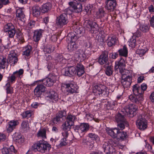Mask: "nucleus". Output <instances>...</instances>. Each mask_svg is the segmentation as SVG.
Masks as SVG:
<instances>
[{"instance_id":"obj_15","label":"nucleus","mask_w":154,"mask_h":154,"mask_svg":"<svg viewBox=\"0 0 154 154\" xmlns=\"http://www.w3.org/2000/svg\"><path fill=\"white\" fill-rule=\"evenodd\" d=\"M24 9L23 8L18 7L16 10V16L17 19L24 22L25 20V15L24 13Z\"/></svg>"},{"instance_id":"obj_54","label":"nucleus","mask_w":154,"mask_h":154,"mask_svg":"<svg viewBox=\"0 0 154 154\" xmlns=\"http://www.w3.org/2000/svg\"><path fill=\"white\" fill-rule=\"evenodd\" d=\"M17 37L19 40V42L20 43H23L24 42L23 34L21 32L17 33Z\"/></svg>"},{"instance_id":"obj_27","label":"nucleus","mask_w":154,"mask_h":154,"mask_svg":"<svg viewBox=\"0 0 154 154\" xmlns=\"http://www.w3.org/2000/svg\"><path fill=\"white\" fill-rule=\"evenodd\" d=\"M132 79L127 78H122L121 82L122 85L124 88H128L130 86L131 83Z\"/></svg>"},{"instance_id":"obj_8","label":"nucleus","mask_w":154,"mask_h":154,"mask_svg":"<svg viewBox=\"0 0 154 154\" xmlns=\"http://www.w3.org/2000/svg\"><path fill=\"white\" fill-rule=\"evenodd\" d=\"M93 92L101 96H105L107 94L106 87L102 85H95L93 88Z\"/></svg>"},{"instance_id":"obj_57","label":"nucleus","mask_w":154,"mask_h":154,"mask_svg":"<svg viewBox=\"0 0 154 154\" xmlns=\"http://www.w3.org/2000/svg\"><path fill=\"white\" fill-rule=\"evenodd\" d=\"M146 52V51L144 49H137L136 51V54L139 55L140 57L143 56Z\"/></svg>"},{"instance_id":"obj_29","label":"nucleus","mask_w":154,"mask_h":154,"mask_svg":"<svg viewBox=\"0 0 154 154\" xmlns=\"http://www.w3.org/2000/svg\"><path fill=\"white\" fill-rule=\"evenodd\" d=\"M42 32L41 30H37L34 32L33 39L35 42L38 41L42 37Z\"/></svg>"},{"instance_id":"obj_4","label":"nucleus","mask_w":154,"mask_h":154,"mask_svg":"<svg viewBox=\"0 0 154 154\" xmlns=\"http://www.w3.org/2000/svg\"><path fill=\"white\" fill-rule=\"evenodd\" d=\"M57 76L53 74H49L48 77L42 79L37 80L34 82V84L39 82H43V85L47 87L53 86L57 81Z\"/></svg>"},{"instance_id":"obj_50","label":"nucleus","mask_w":154,"mask_h":154,"mask_svg":"<svg viewBox=\"0 0 154 154\" xmlns=\"http://www.w3.org/2000/svg\"><path fill=\"white\" fill-rule=\"evenodd\" d=\"M71 126L69 122H68L66 121L62 125L63 132L64 131H66L68 133L67 130L69 129L70 128Z\"/></svg>"},{"instance_id":"obj_6","label":"nucleus","mask_w":154,"mask_h":154,"mask_svg":"<svg viewBox=\"0 0 154 154\" xmlns=\"http://www.w3.org/2000/svg\"><path fill=\"white\" fill-rule=\"evenodd\" d=\"M65 88L66 91L68 94H73L77 93V91L79 87L75 83H70L68 84L62 83L61 85V88Z\"/></svg>"},{"instance_id":"obj_61","label":"nucleus","mask_w":154,"mask_h":154,"mask_svg":"<svg viewBox=\"0 0 154 154\" xmlns=\"http://www.w3.org/2000/svg\"><path fill=\"white\" fill-rule=\"evenodd\" d=\"M9 3V0H0V9L4 5H6Z\"/></svg>"},{"instance_id":"obj_56","label":"nucleus","mask_w":154,"mask_h":154,"mask_svg":"<svg viewBox=\"0 0 154 154\" xmlns=\"http://www.w3.org/2000/svg\"><path fill=\"white\" fill-rule=\"evenodd\" d=\"M35 21H31L27 24L26 26V29H29L35 27Z\"/></svg>"},{"instance_id":"obj_45","label":"nucleus","mask_w":154,"mask_h":154,"mask_svg":"<svg viewBox=\"0 0 154 154\" xmlns=\"http://www.w3.org/2000/svg\"><path fill=\"white\" fill-rule=\"evenodd\" d=\"M150 26L144 24H142L140 26V30L144 32H146L148 31Z\"/></svg>"},{"instance_id":"obj_9","label":"nucleus","mask_w":154,"mask_h":154,"mask_svg":"<svg viewBox=\"0 0 154 154\" xmlns=\"http://www.w3.org/2000/svg\"><path fill=\"white\" fill-rule=\"evenodd\" d=\"M46 90V88L42 84H38L34 90V94L36 97H40Z\"/></svg>"},{"instance_id":"obj_26","label":"nucleus","mask_w":154,"mask_h":154,"mask_svg":"<svg viewBox=\"0 0 154 154\" xmlns=\"http://www.w3.org/2000/svg\"><path fill=\"white\" fill-rule=\"evenodd\" d=\"M137 109V106L134 104H131L129 106L128 108L127 109L125 110V115H128L129 114H133Z\"/></svg>"},{"instance_id":"obj_33","label":"nucleus","mask_w":154,"mask_h":154,"mask_svg":"<svg viewBox=\"0 0 154 154\" xmlns=\"http://www.w3.org/2000/svg\"><path fill=\"white\" fill-rule=\"evenodd\" d=\"M125 60L123 59H121L119 61L116 62L115 66V69L116 70L118 69H120L122 67L125 66Z\"/></svg>"},{"instance_id":"obj_19","label":"nucleus","mask_w":154,"mask_h":154,"mask_svg":"<svg viewBox=\"0 0 154 154\" xmlns=\"http://www.w3.org/2000/svg\"><path fill=\"white\" fill-rule=\"evenodd\" d=\"M68 23L67 15L65 13L61 14L58 17V23L59 25L63 26Z\"/></svg>"},{"instance_id":"obj_18","label":"nucleus","mask_w":154,"mask_h":154,"mask_svg":"<svg viewBox=\"0 0 154 154\" xmlns=\"http://www.w3.org/2000/svg\"><path fill=\"white\" fill-rule=\"evenodd\" d=\"M1 151L2 154H13V153H16L17 152V150L15 149L13 145L11 146L9 148L4 147Z\"/></svg>"},{"instance_id":"obj_13","label":"nucleus","mask_w":154,"mask_h":154,"mask_svg":"<svg viewBox=\"0 0 154 154\" xmlns=\"http://www.w3.org/2000/svg\"><path fill=\"white\" fill-rule=\"evenodd\" d=\"M108 52L107 51L103 52L98 59V62L101 65H108L109 63Z\"/></svg>"},{"instance_id":"obj_16","label":"nucleus","mask_w":154,"mask_h":154,"mask_svg":"<svg viewBox=\"0 0 154 154\" xmlns=\"http://www.w3.org/2000/svg\"><path fill=\"white\" fill-rule=\"evenodd\" d=\"M57 93L52 90L47 91L44 94L45 98L48 100H55L57 97Z\"/></svg>"},{"instance_id":"obj_25","label":"nucleus","mask_w":154,"mask_h":154,"mask_svg":"<svg viewBox=\"0 0 154 154\" xmlns=\"http://www.w3.org/2000/svg\"><path fill=\"white\" fill-rule=\"evenodd\" d=\"M75 56L77 57L76 58L77 61L79 62L85 60L86 57L84 52L82 50L79 51L78 52H77Z\"/></svg>"},{"instance_id":"obj_46","label":"nucleus","mask_w":154,"mask_h":154,"mask_svg":"<svg viewBox=\"0 0 154 154\" xmlns=\"http://www.w3.org/2000/svg\"><path fill=\"white\" fill-rule=\"evenodd\" d=\"M54 50V47L53 46L48 45L44 48V51L46 53H50L53 52Z\"/></svg>"},{"instance_id":"obj_36","label":"nucleus","mask_w":154,"mask_h":154,"mask_svg":"<svg viewBox=\"0 0 154 154\" xmlns=\"http://www.w3.org/2000/svg\"><path fill=\"white\" fill-rule=\"evenodd\" d=\"M127 137V134L126 132L124 131L121 132L119 130L116 137L119 140H122L126 139Z\"/></svg>"},{"instance_id":"obj_39","label":"nucleus","mask_w":154,"mask_h":154,"mask_svg":"<svg viewBox=\"0 0 154 154\" xmlns=\"http://www.w3.org/2000/svg\"><path fill=\"white\" fill-rule=\"evenodd\" d=\"M128 43L129 46L131 47L132 48H135L137 44L135 37L132 36L129 40Z\"/></svg>"},{"instance_id":"obj_5","label":"nucleus","mask_w":154,"mask_h":154,"mask_svg":"<svg viewBox=\"0 0 154 154\" xmlns=\"http://www.w3.org/2000/svg\"><path fill=\"white\" fill-rule=\"evenodd\" d=\"M122 115L121 113H119L115 116V120L117 122L118 126L120 129L122 130L125 128V126L128 127V123L126 120L124 116L126 115Z\"/></svg>"},{"instance_id":"obj_43","label":"nucleus","mask_w":154,"mask_h":154,"mask_svg":"<svg viewBox=\"0 0 154 154\" xmlns=\"http://www.w3.org/2000/svg\"><path fill=\"white\" fill-rule=\"evenodd\" d=\"M77 48L75 42H70L67 46V49L70 51H72Z\"/></svg>"},{"instance_id":"obj_12","label":"nucleus","mask_w":154,"mask_h":154,"mask_svg":"<svg viewBox=\"0 0 154 154\" xmlns=\"http://www.w3.org/2000/svg\"><path fill=\"white\" fill-rule=\"evenodd\" d=\"M19 124V122L17 120H12L8 122L6 126L7 131L8 133L12 132Z\"/></svg>"},{"instance_id":"obj_21","label":"nucleus","mask_w":154,"mask_h":154,"mask_svg":"<svg viewBox=\"0 0 154 154\" xmlns=\"http://www.w3.org/2000/svg\"><path fill=\"white\" fill-rule=\"evenodd\" d=\"M62 134L63 138L61 139L59 145L60 147L64 146L67 144V143L66 141L67 140L66 139L69 135L68 133L65 131L62 132Z\"/></svg>"},{"instance_id":"obj_62","label":"nucleus","mask_w":154,"mask_h":154,"mask_svg":"<svg viewBox=\"0 0 154 154\" xmlns=\"http://www.w3.org/2000/svg\"><path fill=\"white\" fill-rule=\"evenodd\" d=\"M70 71V74L72 76L75 74V67L74 66H70L68 67Z\"/></svg>"},{"instance_id":"obj_40","label":"nucleus","mask_w":154,"mask_h":154,"mask_svg":"<svg viewBox=\"0 0 154 154\" xmlns=\"http://www.w3.org/2000/svg\"><path fill=\"white\" fill-rule=\"evenodd\" d=\"M31 51V46L30 45H27L24 48V50L23 51V55L28 57L29 56Z\"/></svg>"},{"instance_id":"obj_20","label":"nucleus","mask_w":154,"mask_h":154,"mask_svg":"<svg viewBox=\"0 0 154 154\" xmlns=\"http://www.w3.org/2000/svg\"><path fill=\"white\" fill-rule=\"evenodd\" d=\"M119 129L117 128H107L106 131L107 133L113 138H116L119 131Z\"/></svg>"},{"instance_id":"obj_24","label":"nucleus","mask_w":154,"mask_h":154,"mask_svg":"<svg viewBox=\"0 0 154 154\" xmlns=\"http://www.w3.org/2000/svg\"><path fill=\"white\" fill-rule=\"evenodd\" d=\"M119 54L121 56H123L125 57H128V51L127 47L125 45H124L118 50Z\"/></svg>"},{"instance_id":"obj_31","label":"nucleus","mask_w":154,"mask_h":154,"mask_svg":"<svg viewBox=\"0 0 154 154\" xmlns=\"http://www.w3.org/2000/svg\"><path fill=\"white\" fill-rule=\"evenodd\" d=\"M8 65L6 58L3 56H0V69H4Z\"/></svg>"},{"instance_id":"obj_11","label":"nucleus","mask_w":154,"mask_h":154,"mask_svg":"<svg viewBox=\"0 0 154 154\" xmlns=\"http://www.w3.org/2000/svg\"><path fill=\"white\" fill-rule=\"evenodd\" d=\"M136 124L137 128L141 131H144L147 127V124L146 120L142 118L141 116L139 117L136 122Z\"/></svg>"},{"instance_id":"obj_32","label":"nucleus","mask_w":154,"mask_h":154,"mask_svg":"<svg viewBox=\"0 0 154 154\" xmlns=\"http://www.w3.org/2000/svg\"><path fill=\"white\" fill-rule=\"evenodd\" d=\"M132 72L131 70H128L125 69L123 71L122 78H130L132 79Z\"/></svg>"},{"instance_id":"obj_35","label":"nucleus","mask_w":154,"mask_h":154,"mask_svg":"<svg viewBox=\"0 0 154 154\" xmlns=\"http://www.w3.org/2000/svg\"><path fill=\"white\" fill-rule=\"evenodd\" d=\"M24 72L23 69H21L18 70H17L14 72L12 73L14 74V76L16 79H21L23 76V75Z\"/></svg>"},{"instance_id":"obj_49","label":"nucleus","mask_w":154,"mask_h":154,"mask_svg":"<svg viewBox=\"0 0 154 154\" xmlns=\"http://www.w3.org/2000/svg\"><path fill=\"white\" fill-rule=\"evenodd\" d=\"M37 136L38 137H42L43 139L46 138V131L45 129L40 130L37 134Z\"/></svg>"},{"instance_id":"obj_42","label":"nucleus","mask_w":154,"mask_h":154,"mask_svg":"<svg viewBox=\"0 0 154 154\" xmlns=\"http://www.w3.org/2000/svg\"><path fill=\"white\" fill-rule=\"evenodd\" d=\"M4 87L7 94H12L13 93V88L12 87H10V85L9 83H6Z\"/></svg>"},{"instance_id":"obj_28","label":"nucleus","mask_w":154,"mask_h":154,"mask_svg":"<svg viewBox=\"0 0 154 154\" xmlns=\"http://www.w3.org/2000/svg\"><path fill=\"white\" fill-rule=\"evenodd\" d=\"M21 129L24 132H27L30 130L29 124L27 120L23 121L21 124Z\"/></svg>"},{"instance_id":"obj_10","label":"nucleus","mask_w":154,"mask_h":154,"mask_svg":"<svg viewBox=\"0 0 154 154\" xmlns=\"http://www.w3.org/2000/svg\"><path fill=\"white\" fill-rule=\"evenodd\" d=\"M89 128V125L88 123H83L80 125L77 126L75 130L80 134H82L83 135L87 131Z\"/></svg>"},{"instance_id":"obj_58","label":"nucleus","mask_w":154,"mask_h":154,"mask_svg":"<svg viewBox=\"0 0 154 154\" xmlns=\"http://www.w3.org/2000/svg\"><path fill=\"white\" fill-rule=\"evenodd\" d=\"M110 146H111L109 144L108 142H105L104 143L103 147L104 149L105 152H106V151H107L110 148Z\"/></svg>"},{"instance_id":"obj_64","label":"nucleus","mask_w":154,"mask_h":154,"mask_svg":"<svg viewBox=\"0 0 154 154\" xmlns=\"http://www.w3.org/2000/svg\"><path fill=\"white\" fill-rule=\"evenodd\" d=\"M94 44L93 42L91 41H90L87 44L86 47L92 48L94 47Z\"/></svg>"},{"instance_id":"obj_14","label":"nucleus","mask_w":154,"mask_h":154,"mask_svg":"<svg viewBox=\"0 0 154 154\" xmlns=\"http://www.w3.org/2000/svg\"><path fill=\"white\" fill-rule=\"evenodd\" d=\"M106 8L109 12L113 11L116 8L117 5L116 0H106Z\"/></svg>"},{"instance_id":"obj_7","label":"nucleus","mask_w":154,"mask_h":154,"mask_svg":"<svg viewBox=\"0 0 154 154\" xmlns=\"http://www.w3.org/2000/svg\"><path fill=\"white\" fill-rule=\"evenodd\" d=\"M3 30L5 32H8V36L10 38L13 37L16 33L14 26L11 23H8L5 25Z\"/></svg>"},{"instance_id":"obj_59","label":"nucleus","mask_w":154,"mask_h":154,"mask_svg":"<svg viewBox=\"0 0 154 154\" xmlns=\"http://www.w3.org/2000/svg\"><path fill=\"white\" fill-rule=\"evenodd\" d=\"M59 121H62L65 119V115H63V112L62 111H59L58 112V119ZM59 120H58V121Z\"/></svg>"},{"instance_id":"obj_48","label":"nucleus","mask_w":154,"mask_h":154,"mask_svg":"<svg viewBox=\"0 0 154 154\" xmlns=\"http://www.w3.org/2000/svg\"><path fill=\"white\" fill-rule=\"evenodd\" d=\"M61 73L64 75L65 76H68L70 77L72 76V75L70 74V71L68 67L62 69L61 70Z\"/></svg>"},{"instance_id":"obj_30","label":"nucleus","mask_w":154,"mask_h":154,"mask_svg":"<svg viewBox=\"0 0 154 154\" xmlns=\"http://www.w3.org/2000/svg\"><path fill=\"white\" fill-rule=\"evenodd\" d=\"M40 10L41 8L38 6H34L32 8V15L36 17H38L39 16L41 13Z\"/></svg>"},{"instance_id":"obj_52","label":"nucleus","mask_w":154,"mask_h":154,"mask_svg":"<svg viewBox=\"0 0 154 154\" xmlns=\"http://www.w3.org/2000/svg\"><path fill=\"white\" fill-rule=\"evenodd\" d=\"M113 66H108L105 70L106 74L109 76L112 75L113 73Z\"/></svg>"},{"instance_id":"obj_3","label":"nucleus","mask_w":154,"mask_h":154,"mask_svg":"<svg viewBox=\"0 0 154 154\" xmlns=\"http://www.w3.org/2000/svg\"><path fill=\"white\" fill-rule=\"evenodd\" d=\"M70 6L67 9V11L69 14L72 12L79 13L82 11V5L78 2L76 0H74L69 3Z\"/></svg>"},{"instance_id":"obj_47","label":"nucleus","mask_w":154,"mask_h":154,"mask_svg":"<svg viewBox=\"0 0 154 154\" xmlns=\"http://www.w3.org/2000/svg\"><path fill=\"white\" fill-rule=\"evenodd\" d=\"M8 59L9 60L11 66H14L18 61V59L17 57H8Z\"/></svg>"},{"instance_id":"obj_22","label":"nucleus","mask_w":154,"mask_h":154,"mask_svg":"<svg viewBox=\"0 0 154 154\" xmlns=\"http://www.w3.org/2000/svg\"><path fill=\"white\" fill-rule=\"evenodd\" d=\"M116 41V39L115 35H110L108 36L106 40L107 45L109 47L114 45Z\"/></svg>"},{"instance_id":"obj_34","label":"nucleus","mask_w":154,"mask_h":154,"mask_svg":"<svg viewBox=\"0 0 154 154\" xmlns=\"http://www.w3.org/2000/svg\"><path fill=\"white\" fill-rule=\"evenodd\" d=\"M13 138L16 142H18L19 144L23 143L24 140L21 135L19 134L15 133L13 136Z\"/></svg>"},{"instance_id":"obj_60","label":"nucleus","mask_w":154,"mask_h":154,"mask_svg":"<svg viewBox=\"0 0 154 154\" xmlns=\"http://www.w3.org/2000/svg\"><path fill=\"white\" fill-rule=\"evenodd\" d=\"M106 154H116L117 152H116V149L111 146L109 149L106 151Z\"/></svg>"},{"instance_id":"obj_1","label":"nucleus","mask_w":154,"mask_h":154,"mask_svg":"<svg viewBox=\"0 0 154 154\" xmlns=\"http://www.w3.org/2000/svg\"><path fill=\"white\" fill-rule=\"evenodd\" d=\"M51 148V145L47 142L44 140H40L34 143L31 148L34 151H38L42 153H44L48 151Z\"/></svg>"},{"instance_id":"obj_23","label":"nucleus","mask_w":154,"mask_h":154,"mask_svg":"<svg viewBox=\"0 0 154 154\" xmlns=\"http://www.w3.org/2000/svg\"><path fill=\"white\" fill-rule=\"evenodd\" d=\"M52 7V5L50 3H46L43 4L41 7V11L43 13H46L50 11Z\"/></svg>"},{"instance_id":"obj_17","label":"nucleus","mask_w":154,"mask_h":154,"mask_svg":"<svg viewBox=\"0 0 154 154\" xmlns=\"http://www.w3.org/2000/svg\"><path fill=\"white\" fill-rule=\"evenodd\" d=\"M75 69V74H76L79 77L82 76L85 73V68L80 63H78L77 64Z\"/></svg>"},{"instance_id":"obj_44","label":"nucleus","mask_w":154,"mask_h":154,"mask_svg":"<svg viewBox=\"0 0 154 154\" xmlns=\"http://www.w3.org/2000/svg\"><path fill=\"white\" fill-rule=\"evenodd\" d=\"M93 22L91 20H86L84 24V27L86 28L87 30L89 31Z\"/></svg>"},{"instance_id":"obj_53","label":"nucleus","mask_w":154,"mask_h":154,"mask_svg":"<svg viewBox=\"0 0 154 154\" xmlns=\"http://www.w3.org/2000/svg\"><path fill=\"white\" fill-rule=\"evenodd\" d=\"M88 136L92 140H95L97 142L98 141L100 140V138L98 136L93 133H90L88 134Z\"/></svg>"},{"instance_id":"obj_37","label":"nucleus","mask_w":154,"mask_h":154,"mask_svg":"<svg viewBox=\"0 0 154 154\" xmlns=\"http://www.w3.org/2000/svg\"><path fill=\"white\" fill-rule=\"evenodd\" d=\"M105 14V12L104 11L103 8H100L96 12L95 14V17L97 18H100L103 17Z\"/></svg>"},{"instance_id":"obj_51","label":"nucleus","mask_w":154,"mask_h":154,"mask_svg":"<svg viewBox=\"0 0 154 154\" xmlns=\"http://www.w3.org/2000/svg\"><path fill=\"white\" fill-rule=\"evenodd\" d=\"M32 114L31 110H27L23 112L21 115L23 118H29L31 116Z\"/></svg>"},{"instance_id":"obj_38","label":"nucleus","mask_w":154,"mask_h":154,"mask_svg":"<svg viewBox=\"0 0 154 154\" xmlns=\"http://www.w3.org/2000/svg\"><path fill=\"white\" fill-rule=\"evenodd\" d=\"M99 29L98 25L96 22H94L89 31L91 33H96L99 31Z\"/></svg>"},{"instance_id":"obj_63","label":"nucleus","mask_w":154,"mask_h":154,"mask_svg":"<svg viewBox=\"0 0 154 154\" xmlns=\"http://www.w3.org/2000/svg\"><path fill=\"white\" fill-rule=\"evenodd\" d=\"M147 85L145 83H142L140 87V88L141 89V90L142 91L143 94L144 93V91H145L147 88Z\"/></svg>"},{"instance_id":"obj_41","label":"nucleus","mask_w":154,"mask_h":154,"mask_svg":"<svg viewBox=\"0 0 154 154\" xmlns=\"http://www.w3.org/2000/svg\"><path fill=\"white\" fill-rule=\"evenodd\" d=\"M16 79L14 75V74L12 73L10 74L7 78V81L8 82L7 83H9L10 85L14 83L16 81Z\"/></svg>"},{"instance_id":"obj_55","label":"nucleus","mask_w":154,"mask_h":154,"mask_svg":"<svg viewBox=\"0 0 154 154\" xmlns=\"http://www.w3.org/2000/svg\"><path fill=\"white\" fill-rule=\"evenodd\" d=\"M67 122L70 123V122H73L76 119V116L73 115H69L67 117Z\"/></svg>"},{"instance_id":"obj_2","label":"nucleus","mask_w":154,"mask_h":154,"mask_svg":"<svg viewBox=\"0 0 154 154\" xmlns=\"http://www.w3.org/2000/svg\"><path fill=\"white\" fill-rule=\"evenodd\" d=\"M140 87L137 84L133 86V91L135 95H130L129 97L130 100L133 102L138 104L140 101L143 100L142 91L141 90Z\"/></svg>"}]
</instances>
